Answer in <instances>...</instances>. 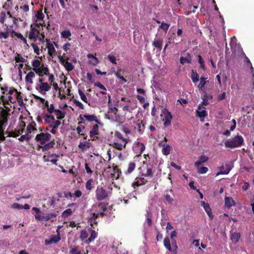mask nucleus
I'll return each mask as SVG.
<instances>
[{"label": "nucleus", "instance_id": "1", "mask_svg": "<svg viewBox=\"0 0 254 254\" xmlns=\"http://www.w3.org/2000/svg\"><path fill=\"white\" fill-rule=\"evenodd\" d=\"M244 142L243 137L241 135H238L226 141L224 144L226 147L233 148L240 147Z\"/></svg>", "mask_w": 254, "mask_h": 254}, {"label": "nucleus", "instance_id": "2", "mask_svg": "<svg viewBox=\"0 0 254 254\" xmlns=\"http://www.w3.org/2000/svg\"><path fill=\"white\" fill-rule=\"evenodd\" d=\"M32 65L33 67V70L40 76L48 74L49 68L44 66V64H42L39 60H34L32 63Z\"/></svg>", "mask_w": 254, "mask_h": 254}, {"label": "nucleus", "instance_id": "3", "mask_svg": "<svg viewBox=\"0 0 254 254\" xmlns=\"http://www.w3.org/2000/svg\"><path fill=\"white\" fill-rule=\"evenodd\" d=\"M90 91H91V89H88L85 93L80 89L78 90L80 99L90 107H94L96 105V102L93 99L91 98V94L88 93Z\"/></svg>", "mask_w": 254, "mask_h": 254}, {"label": "nucleus", "instance_id": "4", "mask_svg": "<svg viewBox=\"0 0 254 254\" xmlns=\"http://www.w3.org/2000/svg\"><path fill=\"white\" fill-rule=\"evenodd\" d=\"M51 85L47 82H44L42 78H40L35 85L36 89L41 94L45 95L46 92L51 89Z\"/></svg>", "mask_w": 254, "mask_h": 254}, {"label": "nucleus", "instance_id": "5", "mask_svg": "<svg viewBox=\"0 0 254 254\" xmlns=\"http://www.w3.org/2000/svg\"><path fill=\"white\" fill-rule=\"evenodd\" d=\"M51 137V135L49 133H41L37 134L35 137V140L40 143V145H44L49 142Z\"/></svg>", "mask_w": 254, "mask_h": 254}, {"label": "nucleus", "instance_id": "6", "mask_svg": "<svg viewBox=\"0 0 254 254\" xmlns=\"http://www.w3.org/2000/svg\"><path fill=\"white\" fill-rule=\"evenodd\" d=\"M6 109H2L0 111V125L4 126L7 122V118L10 115L8 106H5Z\"/></svg>", "mask_w": 254, "mask_h": 254}, {"label": "nucleus", "instance_id": "7", "mask_svg": "<svg viewBox=\"0 0 254 254\" xmlns=\"http://www.w3.org/2000/svg\"><path fill=\"white\" fill-rule=\"evenodd\" d=\"M135 107L130 105H126L123 107V110L124 113L125 119L127 120H130L133 118L134 114L133 111L134 110Z\"/></svg>", "mask_w": 254, "mask_h": 254}, {"label": "nucleus", "instance_id": "8", "mask_svg": "<svg viewBox=\"0 0 254 254\" xmlns=\"http://www.w3.org/2000/svg\"><path fill=\"white\" fill-rule=\"evenodd\" d=\"M164 245L170 252L174 254L177 253L178 247L176 242L175 241L173 242L172 245H171L170 240L168 237H165L164 239Z\"/></svg>", "mask_w": 254, "mask_h": 254}, {"label": "nucleus", "instance_id": "9", "mask_svg": "<svg viewBox=\"0 0 254 254\" xmlns=\"http://www.w3.org/2000/svg\"><path fill=\"white\" fill-rule=\"evenodd\" d=\"M161 116L162 117L163 121L164 122V126L168 127L169 126L172 119V116L171 113L166 109H164L162 111V114Z\"/></svg>", "mask_w": 254, "mask_h": 254}, {"label": "nucleus", "instance_id": "10", "mask_svg": "<svg viewBox=\"0 0 254 254\" xmlns=\"http://www.w3.org/2000/svg\"><path fill=\"white\" fill-rule=\"evenodd\" d=\"M59 157V155L56 154H47L45 153L43 157V160L46 162H51L54 164L57 165V158Z\"/></svg>", "mask_w": 254, "mask_h": 254}, {"label": "nucleus", "instance_id": "11", "mask_svg": "<svg viewBox=\"0 0 254 254\" xmlns=\"http://www.w3.org/2000/svg\"><path fill=\"white\" fill-rule=\"evenodd\" d=\"M16 97L14 95H11L9 94H5V96H1V99L3 102V105L6 106V105H8L9 102L13 103L16 101Z\"/></svg>", "mask_w": 254, "mask_h": 254}, {"label": "nucleus", "instance_id": "12", "mask_svg": "<svg viewBox=\"0 0 254 254\" xmlns=\"http://www.w3.org/2000/svg\"><path fill=\"white\" fill-rule=\"evenodd\" d=\"M96 195L97 199L101 200L105 199L107 197L108 193L102 188H98L96 191Z\"/></svg>", "mask_w": 254, "mask_h": 254}, {"label": "nucleus", "instance_id": "13", "mask_svg": "<svg viewBox=\"0 0 254 254\" xmlns=\"http://www.w3.org/2000/svg\"><path fill=\"white\" fill-rule=\"evenodd\" d=\"M220 172H218L216 174V176H218L219 175H227L229 173L232 168L229 164H225L224 166L223 165L219 168Z\"/></svg>", "mask_w": 254, "mask_h": 254}, {"label": "nucleus", "instance_id": "14", "mask_svg": "<svg viewBox=\"0 0 254 254\" xmlns=\"http://www.w3.org/2000/svg\"><path fill=\"white\" fill-rule=\"evenodd\" d=\"M13 33H14V31L11 28L7 27L5 32H0V39L3 42V40L7 39L9 36L13 37Z\"/></svg>", "mask_w": 254, "mask_h": 254}, {"label": "nucleus", "instance_id": "15", "mask_svg": "<svg viewBox=\"0 0 254 254\" xmlns=\"http://www.w3.org/2000/svg\"><path fill=\"white\" fill-rule=\"evenodd\" d=\"M207 115L205 108L199 104L196 110V116L200 118H203Z\"/></svg>", "mask_w": 254, "mask_h": 254}, {"label": "nucleus", "instance_id": "16", "mask_svg": "<svg viewBox=\"0 0 254 254\" xmlns=\"http://www.w3.org/2000/svg\"><path fill=\"white\" fill-rule=\"evenodd\" d=\"M55 143L54 140L49 141L47 143H46L44 145H39L38 148L41 149L42 151H46L52 148L55 145Z\"/></svg>", "mask_w": 254, "mask_h": 254}, {"label": "nucleus", "instance_id": "17", "mask_svg": "<svg viewBox=\"0 0 254 254\" xmlns=\"http://www.w3.org/2000/svg\"><path fill=\"white\" fill-rule=\"evenodd\" d=\"M105 172H110L111 173V176L112 177H119V169L117 166L111 167H108L106 170Z\"/></svg>", "mask_w": 254, "mask_h": 254}, {"label": "nucleus", "instance_id": "18", "mask_svg": "<svg viewBox=\"0 0 254 254\" xmlns=\"http://www.w3.org/2000/svg\"><path fill=\"white\" fill-rule=\"evenodd\" d=\"M134 128L135 129H137L139 132L142 133L144 129V125L143 124L142 121L138 119L135 121Z\"/></svg>", "mask_w": 254, "mask_h": 254}, {"label": "nucleus", "instance_id": "19", "mask_svg": "<svg viewBox=\"0 0 254 254\" xmlns=\"http://www.w3.org/2000/svg\"><path fill=\"white\" fill-rule=\"evenodd\" d=\"M200 205L201 206L203 207L205 212L207 213V215L209 217L210 219H212L213 218V216L211 212V209L210 208L209 205L207 203H205L204 201H202L200 202Z\"/></svg>", "mask_w": 254, "mask_h": 254}, {"label": "nucleus", "instance_id": "20", "mask_svg": "<svg viewBox=\"0 0 254 254\" xmlns=\"http://www.w3.org/2000/svg\"><path fill=\"white\" fill-rule=\"evenodd\" d=\"M145 148V145L140 142H136L134 144V149L135 150H137L138 153H139L138 156L140 155L143 153Z\"/></svg>", "mask_w": 254, "mask_h": 254}, {"label": "nucleus", "instance_id": "21", "mask_svg": "<svg viewBox=\"0 0 254 254\" xmlns=\"http://www.w3.org/2000/svg\"><path fill=\"white\" fill-rule=\"evenodd\" d=\"M39 35V31L35 28H31V31L28 34V38L30 40H35Z\"/></svg>", "mask_w": 254, "mask_h": 254}, {"label": "nucleus", "instance_id": "22", "mask_svg": "<svg viewBox=\"0 0 254 254\" xmlns=\"http://www.w3.org/2000/svg\"><path fill=\"white\" fill-rule=\"evenodd\" d=\"M32 210L35 212V214H34L35 219L37 220L43 221L44 213L40 211V209L37 207H34L32 208Z\"/></svg>", "mask_w": 254, "mask_h": 254}, {"label": "nucleus", "instance_id": "23", "mask_svg": "<svg viewBox=\"0 0 254 254\" xmlns=\"http://www.w3.org/2000/svg\"><path fill=\"white\" fill-rule=\"evenodd\" d=\"M160 145L162 146V152L163 154L166 156L168 155L171 151V146L165 143H163V141L160 143Z\"/></svg>", "mask_w": 254, "mask_h": 254}, {"label": "nucleus", "instance_id": "24", "mask_svg": "<svg viewBox=\"0 0 254 254\" xmlns=\"http://www.w3.org/2000/svg\"><path fill=\"white\" fill-rule=\"evenodd\" d=\"M94 85L98 87L101 91L96 93L97 96H99V94H101L103 95H106L107 93V89L106 87L100 82H96L94 83Z\"/></svg>", "mask_w": 254, "mask_h": 254}, {"label": "nucleus", "instance_id": "25", "mask_svg": "<svg viewBox=\"0 0 254 254\" xmlns=\"http://www.w3.org/2000/svg\"><path fill=\"white\" fill-rule=\"evenodd\" d=\"M47 48L48 49V54L50 56L53 57V56L55 55L56 52L53 44L50 43L49 41H48L47 40Z\"/></svg>", "mask_w": 254, "mask_h": 254}, {"label": "nucleus", "instance_id": "26", "mask_svg": "<svg viewBox=\"0 0 254 254\" xmlns=\"http://www.w3.org/2000/svg\"><path fill=\"white\" fill-rule=\"evenodd\" d=\"M87 57L90 59L89 61V63L93 65H97L99 63V60L93 54H88Z\"/></svg>", "mask_w": 254, "mask_h": 254}, {"label": "nucleus", "instance_id": "27", "mask_svg": "<svg viewBox=\"0 0 254 254\" xmlns=\"http://www.w3.org/2000/svg\"><path fill=\"white\" fill-rule=\"evenodd\" d=\"M35 76V72L33 71L29 72L26 77L25 81L27 84H33V78Z\"/></svg>", "mask_w": 254, "mask_h": 254}, {"label": "nucleus", "instance_id": "28", "mask_svg": "<svg viewBox=\"0 0 254 254\" xmlns=\"http://www.w3.org/2000/svg\"><path fill=\"white\" fill-rule=\"evenodd\" d=\"M147 182V181L144 179V177L142 178H138L136 181L132 184V186L135 189V187H138L140 185H144Z\"/></svg>", "mask_w": 254, "mask_h": 254}, {"label": "nucleus", "instance_id": "29", "mask_svg": "<svg viewBox=\"0 0 254 254\" xmlns=\"http://www.w3.org/2000/svg\"><path fill=\"white\" fill-rule=\"evenodd\" d=\"M78 147L82 151H85L90 147V143L88 141L80 142Z\"/></svg>", "mask_w": 254, "mask_h": 254}, {"label": "nucleus", "instance_id": "30", "mask_svg": "<svg viewBox=\"0 0 254 254\" xmlns=\"http://www.w3.org/2000/svg\"><path fill=\"white\" fill-rule=\"evenodd\" d=\"M57 215L55 213H47L44 214L43 217V221L51 220L53 221L54 219L56 217Z\"/></svg>", "mask_w": 254, "mask_h": 254}, {"label": "nucleus", "instance_id": "31", "mask_svg": "<svg viewBox=\"0 0 254 254\" xmlns=\"http://www.w3.org/2000/svg\"><path fill=\"white\" fill-rule=\"evenodd\" d=\"M83 118L87 121L89 122L95 121L96 123H99L97 117L94 115H88V114H84L83 115Z\"/></svg>", "mask_w": 254, "mask_h": 254}, {"label": "nucleus", "instance_id": "32", "mask_svg": "<svg viewBox=\"0 0 254 254\" xmlns=\"http://www.w3.org/2000/svg\"><path fill=\"white\" fill-rule=\"evenodd\" d=\"M97 233L94 230L90 231V237L85 241V243L87 244H89L91 242L93 241L97 237Z\"/></svg>", "mask_w": 254, "mask_h": 254}, {"label": "nucleus", "instance_id": "33", "mask_svg": "<svg viewBox=\"0 0 254 254\" xmlns=\"http://www.w3.org/2000/svg\"><path fill=\"white\" fill-rule=\"evenodd\" d=\"M225 204L227 207L230 208L235 205V202L231 197H226L225 198Z\"/></svg>", "mask_w": 254, "mask_h": 254}, {"label": "nucleus", "instance_id": "34", "mask_svg": "<svg viewBox=\"0 0 254 254\" xmlns=\"http://www.w3.org/2000/svg\"><path fill=\"white\" fill-rule=\"evenodd\" d=\"M208 159V158L207 156L202 155L199 157V160L195 163V166L198 167L202 163L206 162Z\"/></svg>", "mask_w": 254, "mask_h": 254}, {"label": "nucleus", "instance_id": "35", "mask_svg": "<svg viewBox=\"0 0 254 254\" xmlns=\"http://www.w3.org/2000/svg\"><path fill=\"white\" fill-rule=\"evenodd\" d=\"M23 132V129H15L14 131L10 132L8 136L11 137H16L22 134Z\"/></svg>", "mask_w": 254, "mask_h": 254}, {"label": "nucleus", "instance_id": "36", "mask_svg": "<svg viewBox=\"0 0 254 254\" xmlns=\"http://www.w3.org/2000/svg\"><path fill=\"white\" fill-rule=\"evenodd\" d=\"M58 120H62L64 118L65 113L60 110H56L54 112Z\"/></svg>", "mask_w": 254, "mask_h": 254}, {"label": "nucleus", "instance_id": "37", "mask_svg": "<svg viewBox=\"0 0 254 254\" xmlns=\"http://www.w3.org/2000/svg\"><path fill=\"white\" fill-rule=\"evenodd\" d=\"M44 121L46 123L51 124L55 120V117L51 115L46 114L44 117Z\"/></svg>", "mask_w": 254, "mask_h": 254}, {"label": "nucleus", "instance_id": "38", "mask_svg": "<svg viewBox=\"0 0 254 254\" xmlns=\"http://www.w3.org/2000/svg\"><path fill=\"white\" fill-rule=\"evenodd\" d=\"M98 129L99 126L97 124H96L93 126L92 129L90 131L89 134L90 136L92 137V136L98 134Z\"/></svg>", "mask_w": 254, "mask_h": 254}, {"label": "nucleus", "instance_id": "39", "mask_svg": "<svg viewBox=\"0 0 254 254\" xmlns=\"http://www.w3.org/2000/svg\"><path fill=\"white\" fill-rule=\"evenodd\" d=\"M162 43L163 40L162 39H155L152 45L159 50H161L162 49Z\"/></svg>", "mask_w": 254, "mask_h": 254}, {"label": "nucleus", "instance_id": "40", "mask_svg": "<svg viewBox=\"0 0 254 254\" xmlns=\"http://www.w3.org/2000/svg\"><path fill=\"white\" fill-rule=\"evenodd\" d=\"M98 207L100 212L99 213H97L96 214H95V213L93 214L94 215H96V217H97L99 214L101 215H103V212L106 209V207L105 204L102 202L99 203Z\"/></svg>", "mask_w": 254, "mask_h": 254}, {"label": "nucleus", "instance_id": "41", "mask_svg": "<svg viewBox=\"0 0 254 254\" xmlns=\"http://www.w3.org/2000/svg\"><path fill=\"white\" fill-rule=\"evenodd\" d=\"M142 176L144 177H149L151 178L153 176L152 168L147 166L146 171L142 173Z\"/></svg>", "mask_w": 254, "mask_h": 254}, {"label": "nucleus", "instance_id": "42", "mask_svg": "<svg viewBox=\"0 0 254 254\" xmlns=\"http://www.w3.org/2000/svg\"><path fill=\"white\" fill-rule=\"evenodd\" d=\"M61 37L65 39L69 38L71 35V32L69 30H64L61 32Z\"/></svg>", "mask_w": 254, "mask_h": 254}, {"label": "nucleus", "instance_id": "43", "mask_svg": "<svg viewBox=\"0 0 254 254\" xmlns=\"http://www.w3.org/2000/svg\"><path fill=\"white\" fill-rule=\"evenodd\" d=\"M126 144L125 143H124V144L122 143H120L118 142H114L113 144V146L114 148L119 150H121L123 148H125L126 147Z\"/></svg>", "mask_w": 254, "mask_h": 254}, {"label": "nucleus", "instance_id": "44", "mask_svg": "<svg viewBox=\"0 0 254 254\" xmlns=\"http://www.w3.org/2000/svg\"><path fill=\"white\" fill-rule=\"evenodd\" d=\"M205 78L203 77H201L200 78V82L198 85V88L199 90L202 91L203 90L204 87L206 84Z\"/></svg>", "mask_w": 254, "mask_h": 254}, {"label": "nucleus", "instance_id": "45", "mask_svg": "<svg viewBox=\"0 0 254 254\" xmlns=\"http://www.w3.org/2000/svg\"><path fill=\"white\" fill-rule=\"evenodd\" d=\"M180 61L182 64H184L186 63H190L191 58L189 55H188L186 57H181L180 59Z\"/></svg>", "mask_w": 254, "mask_h": 254}, {"label": "nucleus", "instance_id": "46", "mask_svg": "<svg viewBox=\"0 0 254 254\" xmlns=\"http://www.w3.org/2000/svg\"><path fill=\"white\" fill-rule=\"evenodd\" d=\"M240 238V234L239 233H234L231 235V239L234 242L237 243Z\"/></svg>", "mask_w": 254, "mask_h": 254}, {"label": "nucleus", "instance_id": "47", "mask_svg": "<svg viewBox=\"0 0 254 254\" xmlns=\"http://www.w3.org/2000/svg\"><path fill=\"white\" fill-rule=\"evenodd\" d=\"M35 126L36 123L34 122H32L27 127V132L30 133L32 130H36V128H35Z\"/></svg>", "mask_w": 254, "mask_h": 254}, {"label": "nucleus", "instance_id": "48", "mask_svg": "<svg viewBox=\"0 0 254 254\" xmlns=\"http://www.w3.org/2000/svg\"><path fill=\"white\" fill-rule=\"evenodd\" d=\"M190 77L193 83H195L199 80L198 74L196 72H195L193 70H192V74Z\"/></svg>", "mask_w": 254, "mask_h": 254}, {"label": "nucleus", "instance_id": "49", "mask_svg": "<svg viewBox=\"0 0 254 254\" xmlns=\"http://www.w3.org/2000/svg\"><path fill=\"white\" fill-rule=\"evenodd\" d=\"M61 122L59 120H56L50 124L49 126L51 128H58L61 125Z\"/></svg>", "mask_w": 254, "mask_h": 254}, {"label": "nucleus", "instance_id": "50", "mask_svg": "<svg viewBox=\"0 0 254 254\" xmlns=\"http://www.w3.org/2000/svg\"><path fill=\"white\" fill-rule=\"evenodd\" d=\"M73 103L77 106L80 109L84 110V106L83 104L79 100L73 99L72 100Z\"/></svg>", "mask_w": 254, "mask_h": 254}, {"label": "nucleus", "instance_id": "51", "mask_svg": "<svg viewBox=\"0 0 254 254\" xmlns=\"http://www.w3.org/2000/svg\"><path fill=\"white\" fill-rule=\"evenodd\" d=\"M7 16H9V18L11 17V15L9 12H7L6 13L4 12H1L0 14V21L2 23H4V19Z\"/></svg>", "mask_w": 254, "mask_h": 254}, {"label": "nucleus", "instance_id": "52", "mask_svg": "<svg viewBox=\"0 0 254 254\" xmlns=\"http://www.w3.org/2000/svg\"><path fill=\"white\" fill-rule=\"evenodd\" d=\"M115 136L117 138L122 140L124 143H125V144L127 143V139L124 137H123L122 134L119 132H116L115 134Z\"/></svg>", "mask_w": 254, "mask_h": 254}, {"label": "nucleus", "instance_id": "53", "mask_svg": "<svg viewBox=\"0 0 254 254\" xmlns=\"http://www.w3.org/2000/svg\"><path fill=\"white\" fill-rule=\"evenodd\" d=\"M135 164L133 162H130L128 165L127 172L128 174L131 173L135 169Z\"/></svg>", "mask_w": 254, "mask_h": 254}, {"label": "nucleus", "instance_id": "54", "mask_svg": "<svg viewBox=\"0 0 254 254\" xmlns=\"http://www.w3.org/2000/svg\"><path fill=\"white\" fill-rule=\"evenodd\" d=\"M3 93L5 94H9L11 95H13V93H14V96H17V92L14 89H10L9 90L6 89L3 91Z\"/></svg>", "mask_w": 254, "mask_h": 254}, {"label": "nucleus", "instance_id": "55", "mask_svg": "<svg viewBox=\"0 0 254 254\" xmlns=\"http://www.w3.org/2000/svg\"><path fill=\"white\" fill-rule=\"evenodd\" d=\"M15 61L16 63H24L26 62V59L22 57L20 55L17 54L15 57Z\"/></svg>", "mask_w": 254, "mask_h": 254}, {"label": "nucleus", "instance_id": "56", "mask_svg": "<svg viewBox=\"0 0 254 254\" xmlns=\"http://www.w3.org/2000/svg\"><path fill=\"white\" fill-rule=\"evenodd\" d=\"M93 188V180L92 179H89L86 184V189L87 190H91Z\"/></svg>", "mask_w": 254, "mask_h": 254}, {"label": "nucleus", "instance_id": "57", "mask_svg": "<svg viewBox=\"0 0 254 254\" xmlns=\"http://www.w3.org/2000/svg\"><path fill=\"white\" fill-rule=\"evenodd\" d=\"M89 235L88 233L85 230H82L81 231V234H80V239L82 241H83L85 240V241L87 239V238L88 237Z\"/></svg>", "mask_w": 254, "mask_h": 254}, {"label": "nucleus", "instance_id": "58", "mask_svg": "<svg viewBox=\"0 0 254 254\" xmlns=\"http://www.w3.org/2000/svg\"><path fill=\"white\" fill-rule=\"evenodd\" d=\"M108 60L113 64H116V58L114 55L112 54L108 55Z\"/></svg>", "mask_w": 254, "mask_h": 254}, {"label": "nucleus", "instance_id": "59", "mask_svg": "<svg viewBox=\"0 0 254 254\" xmlns=\"http://www.w3.org/2000/svg\"><path fill=\"white\" fill-rule=\"evenodd\" d=\"M198 63L200 64V66L202 69H204L205 66L204 64V61L202 59V57L200 55L198 56Z\"/></svg>", "mask_w": 254, "mask_h": 254}, {"label": "nucleus", "instance_id": "60", "mask_svg": "<svg viewBox=\"0 0 254 254\" xmlns=\"http://www.w3.org/2000/svg\"><path fill=\"white\" fill-rule=\"evenodd\" d=\"M164 197L165 200L169 204H172L174 199L168 193L165 194Z\"/></svg>", "mask_w": 254, "mask_h": 254}, {"label": "nucleus", "instance_id": "61", "mask_svg": "<svg viewBox=\"0 0 254 254\" xmlns=\"http://www.w3.org/2000/svg\"><path fill=\"white\" fill-rule=\"evenodd\" d=\"M72 212V211L71 209L68 208L64 210L62 214V216L63 217H66L70 215Z\"/></svg>", "mask_w": 254, "mask_h": 254}, {"label": "nucleus", "instance_id": "62", "mask_svg": "<svg viewBox=\"0 0 254 254\" xmlns=\"http://www.w3.org/2000/svg\"><path fill=\"white\" fill-rule=\"evenodd\" d=\"M169 26H170L169 24L166 23L165 22H162V23L159 27H160V28L162 29L164 31L167 32V31L169 29Z\"/></svg>", "mask_w": 254, "mask_h": 254}, {"label": "nucleus", "instance_id": "63", "mask_svg": "<svg viewBox=\"0 0 254 254\" xmlns=\"http://www.w3.org/2000/svg\"><path fill=\"white\" fill-rule=\"evenodd\" d=\"M78 126L76 127V131L77 133L80 134L82 133L84 129L85 128V127L82 125L80 123H78Z\"/></svg>", "mask_w": 254, "mask_h": 254}, {"label": "nucleus", "instance_id": "64", "mask_svg": "<svg viewBox=\"0 0 254 254\" xmlns=\"http://www.w3.org/2000/svg\"><path fill=\"white\" fill-rule=\"evenodd\" d=\"M69 253L70 254H81L80 252L78 250L77 247L71 248L70 250Z\"/></svg>", "mask_w": 254, "mask_h": 254}]
</instances>
